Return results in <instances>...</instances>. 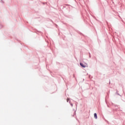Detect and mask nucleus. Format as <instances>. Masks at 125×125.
I'll return each instance as SVG.
<instances>
[{"label": "nucleus", "instance_id": "f03ea898", "mask_svg": "<svg viewBox=\"0 0 125 125\" xmlns=\"http://www.w3.org/2000/svg\"><path fill=\"white\" fill-rule=\"evenodd\" d=\"M94 117L95 119H97V114L96 113H94Z\"/></svg>", "mask_w": 125, "mask_h": 125}, {"label": "nucleus", "instance_id": "7ed1b4c3", "mask_svg": "<svg viewBox=\"0 0 125 125\" xmlns=\"http://www.w3.org/2000/svg\"><path fill=\"white\" fill-rule=\"evenodd\" d=\"M69 103H70L71 107H73V104L71 103V101H69Z\"/></svg>", "mask_w": 125, "mask_h": 125}, {"label": "nucleus", "instance_id": "f257e3e1", "mask_svg": "<svg viewBox=\"0 0 125 125\" xmlns=\"http://www.w3.org/2000/svg\"><path fill=\"white\" fill-rule=\"evenodd\" d=\"M80 66H81V67H83V68H85V67H88L87 63H84L83 64V63L82 62H80Z\"/></svg>", "mask_w": 125, "mask_h": 125}, {"label": "nucleus", "instance_id": "20e7f679", "mask_svg": "<svg viewBox=\"0 0 125 125\" xmlns=\"http://www.w3.org/2000/svg\"><path fill=\"white\" fill-rule=\"evenodd\" d=\"M69 100H70V99L67 98V102H69Z\"/></svg>", "mask_w": 125, "mask_h": 125}]
</instances>
